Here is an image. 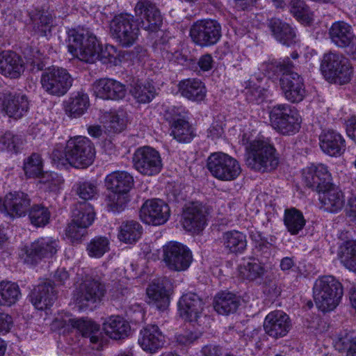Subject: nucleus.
Wrapping results in <instances>:
<instances>
[{
    "label": "nucleus",
    "mask_w": 356,
    "mask_h": 356,
    "mask_svg": "<svg viewBox=\"0 0 356 356\" xmlns=\"http://www.w3.org/2000/svg\"><path fill=\"white\" fill-rule=\"evenodd\" d=\"M238 273L243 279L254 281L263 277L265 273V268L261 263L252 260L240 265Z\"/></svg>",
    "instance_id": "nucleus-48"
},
{
    "label": "nucleus",
    "mask_w": 356,
    "mask_h": 356,
    "mask_svg": "<svg viewBox=\"0 0 356 356\" xmlns=\"http://www.w3.org/2000/svg\"><path fill=\"white\" fill-rule=\"evenodd\" d=\"M284 98L291 103H299L306 96L303 78L296 72H284L280 79Z\"/></svg>",
    "instance_id": "nucleus-14"
},
{
    "label": "nucleus",
    "mask_w": 356,
    "mask_h": 356,
    "mask_svg": "<svg viewBox=\"0 0 356 356\" xmlns=\"http://www.w3.org/2000/svg\"><path fill=\"white\" fill-rule=\"evenodd\" d=\"M284 222L287 230L293 235L298 234L305 225L302 213L295 208L286 209L284 212Z\"/></svg>",
    "instance_id": "nucleus-43"
},
{
    "label": "nucleus",
    "mask_w": 356,
    "mask_h": 356,
    "mask_svg": "<svg viewBox=\"0 0 356 356\" xmlns=\"http://www.w3.org/2000/svg\"><path fill=\"white\" fill-rule=\"evenodd\" d=\"M291 321L284 312L276 310L270 312L265 318L264 329L266 333L273 338L283 337L291 329Z\"/></svg>",
    "instance_id": "nucleus-22"
},
{
    "label": "nucleus",
    "mask_w": 356,
    "mask_h": 356,
    "mask_svg": "<svg viewBox=\"0 0 356 356\" xmlns=\"http://www.w3.org/2000/svg\"><path fill=\"white\" fill-rule=\"evenodd\" d=\"M178 308L183 318L190 322H196L202 313L204 302L196 293H187L179 298Z\"/></svg>",
    "instance_id": "nucleus-24"
},
{
    "label": "nucleus",
    "mask_w": 356,
    "mask_h": 356,
    "mask_svg": "<svg viewBox=\"0 0 356 356\" xmlns=\"http://www.w3.org/2000/svg\"><path fill=\"white\" fill-rule=\"evenodd\" d=\"M104 293V285L98 281L85 280L76 289L74 298L80 307H84L101 300Z\"/></svg>",
    "instance_id": "nucleus-19"
},
{
    "label": "nucleus",
    "mask_w": 356,
    "mask_h": 356,
    "mask_svg": "<svg viewBox=\"0 0 356 356\" xmlns=\"http://www.w3.org/2000/svg\"><path fill=\"white\" fill-rule=\"evenodd\" d=\"M207 211L199 203H193L183 213L182 225L188 232H199L207 224Z\"/></svg>",
    "instance_id": "nucleus-25"
},
{
    "label": "nucleus",
    "mask_w": 356,
    "mask_h": 356,
    "mask_svg": "<svg viewBox=\"0 0 356 356\" xmlns=\"http://www.w3.org/2000/svg\"><path fill=\"white\" fill-rule=\"evenodd\" d=\"M346 215L351 220L356 221V192L352 193L348 200Z\"/></svg>",
    "instance_id": "nucleus-63"
},
{
    "label": "nucleus",
    "mask_w": 356,
    "mask_h": 356,
    "mask_svg": "<svg viewBox=\"0 0 356 356\" xmlns=\"http://www.w3.org/2000/svg\"><path fill=\"white\" fill-rule=\"evenodd\" d=\"M21 297L18 284L10 281L0 282V305L10 307L15 305Z\"/></svg>",
    "instance_id": "nucleus-38"
},
{
    "label": "nucleus",
    "mask_w": 356,
    "mask_h": 356,
    "mask_svg": "<svg viewBox=\"0 0 356 356\" xmlns=\"http://www.w3.org/2000/svg\"><path fill=\"white\" fill-rule=\"evenodd\" d=\"M13 318L10 315L0 313V333L8 332L13 326Z\"/></svg>",
    "instance_id": "nucleus-64"
},
{
    "label": "nucleus",
    "mask_w": 356,
    "mask_h": 356,
    "mask_svg": "<svg viewBox=\"0 0 356 356\" xmlns=\"http://www.w3.org/2000/svg\"><path fill=\"white\" fill-rule=\"evenodd\" d=\"M142 227L136 221L130 220L123 222L120 227L118 238L127 243L136 242L140 237Z\"/></svg>",
    "instance_id": "nucleus-44"
},
{
    "label": "nucleus",
    "mask_w": 356,
    "mask_h": 356,
    "mask_svg": "<svg viewBox=\"0 0 356 356\" xmlns=\"http://www.w3.org/2000/svg\"><path fill=\"white\" fill-rule=\"evenodd\" d=\"M335 347L339 351L347 349V356H356V339H352L351 336L348 334L339 338L335 343Z\"/></svg>",
    "instance_id": "nucleus-59"
},
{
    "label": "nucleus",
    "mask_w": 356,
    "mask_h": 356,
    "mask_svg": "<svg viewBox=\"0 0 356 356\" xmlns=\"http://www.w3.org/2000/svg\"><path fill=\"white\" fill-rule=\"evenodd\" d=\"M112 36L124 47L132 46L138 40L140 29L134 17L130 14H120L113 17L110 23Z\"/></svg>",
    "instance_id": "nucleus-8"
},
{
    "label": "nucleus",
    "mask_w": 356,
    "mask_h": 356,
    "mask_svg": "<svg viewBox=\"0 0 356 356\" xmlns=\"http://www.w3.org/2000/svg\"><path fill=\"white\" fill-rule=\"evenodd\" d=\"M321 149L330 156L341 155L346 149V141L343 136L334 130L323 132L320 137Z\"/></svg>",
    "instance_id": "nucleus-27"
},
{
    "label": "nucleus",
    "mask_w": 356,
    "mask_h": 356,
    "mask_svg": "<svg viewBox=\"0 0 356 356\" xmlns=\"http://www.w3.org/2000/svg\"><path fill=\"white\" fill-rule=\"evenodd\" d=\"M272 127L283 135H293L300 129V117L297 111L287 104L274 106L269 113Z\"/></svg>",
    "instance_id": "nucleus-6"
},
{
    "label": "nucleus",
    "mask_w": 356,
    "mask_h": 356,
    "mask_svg": "<svg viewBox=\"0 0 356 356\" xmlns=\"http://www.w3.org/2000/svg\"><path fill=\"white\" fill-rule=\"evenodd\" d=\"M132 159L134 168L145 176L156 175L160 173L163 168L160 153L149 146L138 148L135 151Z\"/></svg>",
    "instance_id": "nucleus-10"
},
{
    "label": "nucleus",
    "mask_w": 356,
    "mask_h": 356,
    "mask_svg": "<svg viewBox=\"0 0 356 356\" xmlns=\"http://www.w3.org/2000/svg\"><path fill=\"white\" fill-rule=\"evenodd\" d=\"M29 102L24 95L4 96L3 110L10 117L18 119L22 118L29 109Z\"/></svg>",
    "instance_id": "nucleus-30"
},
{
    "label": "nucleus",
    "mask_w": 356,
    "mask_h": 356,
    "mask_svg": "<svg viewBox=\"0 0 356 356\" xmlns=\"http://www.w3.org/2000/svg\"><path fill=\"white\" fill-rule=\"evenodd\" d=\"M56 299V293L50 282L39 284L32 290L30 300L39 310H43L51 306Z\"/></svg>",
    "instance_id": "nucleus-26"
},
{
    "label": "nucleus",
    "mask_w": 356,
    "mask_h": 356,
    "mask_svg": "<svg viewBox=\"0 0 356 356\" xmlns=\"http://www.w3.org/2000/svg\"><path fill=\"white\" fill-rule=\"evenodd\" d=\"M75 191L77 195L83 200H91L98 193L97 183L95 181H81L75 184Z\"/></svg>",
    "instance_id": "nucleus-52"
},
{
    "label": "nucleus",
    "mask_w": 356,
    "mask_h": 356,
    "mask_svg": "<svg viewBox=\"0 0 356 356\" xmlns=\"http://www.w3.org/2000/svg\"><path fill=\"white\" fill-rule=\"evenodd\" d=\"M58 243L51 237H41L35 241L26 251L25 261L35 264L44 258H51L56 254Z\"/></svg>",
    "instance_id": "nucleus-18"
},
{
    "label": "nucleus",
    "mask_w": 356,
    "mask_h": 356,
    "mask_svg": "<svg viewBox=\"0 0 356 356\" xmlns=\"http://www.w3.org/2000/svg\"><path fill=\"white\" fill-rule=\"evenodd\" d=\"M93 94L104 100L118 101L125 97L127 87L122 82L111 78H102L92 85Z\"/></svg>",
    "instance_id": "nucleus-16"
},
{
    "label": "nucleus",
    "mask_w": 356,
    "mask_h": 356,
    "mask_svg": "<svg viewBox=\"0 0 356 356\" xmlns=\"http://www.w3.org/2000/svg\"><path fill=\"white\" fill-rule=\"evenodd\" d=\"M103 330L107 336L117 340L129 335L130 325L119 316H111L104 323Z\"/></svg>",
    "instance_id": "nucleus-34"
},
{
    "label": "nucleus",
    "mask_w": 356,
    "mask_h": 356,
    "mask_svg": "<svg viewBox=\"0 0 356 356\" xmlns=\"http://www.w3.org/2000/svg\"><path fill=\"white\" fill-rule=\"evenodd\" d=\"M31 199L28 194L17 191L8 193L3 200L0 198V211L11 218H21L31 209Z\"/></svg>",
    "instance_id": "nucleus-15"
},
{
    "label": "nucleus",
    "mask_w": 356,
    "mask_h": 356,
    "mask_svg": "<svg viewBox=\"0 0 356 356\" xmlns=\"http://www.w3.org/2000/svg\"><path fill=\"white\" fill-rule=\"evenodd\" d=\"M52 159L62 164L68 163L76 168H86L95 159V147L86 137L76 136L67 141L64 151L56 148L52 152Z\"/></svg>",
    "instance_id": "nucleus-1"
},
{
    "label": "nucleus",
    "mask_w": 356,
    "mask_h": 356,
    "mask_svg": "<svg viewBox=\"0 0 356 356\" xmlns=\"http://www.w3.org/2000/svg\"><path fill=\"white\" fill-rule=\"evenodd\" d=\"M88 106V96L83 92H79L65 102V111L69 117L76 118L83 115Z\"/></svg>",
    "instance_id": "nucleus-37"
},
{
    "label": "nucleus",
    "mask_w": 356,
    "mask_h": 356,
    "mask_svg": "<svg viewBox=\"0 0 356 356\" xmlns=\"http://www.w3.org/2000/svg\"><path fill=\"white\" fill-rule=\"evenodd\" d=\"M247 165L251 169L265 172L275 170L279 164L275 149L268 142L254 140L245 147Z\"/></svg>",
    "instance_id": "nucleus-3"
},
{
    "label": "nucleus",
    "mask_w": 356,
    "mask_h": 356,
    "mask_svg": "<svg viewBox=\"0 0 356 356\" xmlns=\"http://www.w3.org/2000/svg\"><path fill=\"white\" fill-rule=\"evenodd\" d=\"M105 183L111 191L127 193L134 185V178L127 172L115 171L106 176Z\"/></svg>",
    "instance_id": "nucleus-31"
},
{
    "label": "nucleus",
    "mask_w": 356,
    "mask_h": 356,
    "mask_svg": "<svg viewBox=\"0 0 356 356\" xmlns=\"http://www.w3.org/2000/svg\"><path fill=\"white\" fill-rule=\"evenodd\" d=\"M127 193H120L111 191L107 196V206L113 212H120L126 207L129 201Z\"/></svg>",
    "instance_id": "nucleus-53"
},
{
    "label": "nucleus",
    "mask_w": 356,
    "mask_h": 356,
    "mask_svg": "<svg viewBox=\"0 0 356 356\" xmlns=\"http://www.w3.org/2000/svg\"><path fill=\"white\" fill-rule=\"evenodd\" d=\"M170 135L179 143H190L195 136L193 127L189 122L179 118L171 124Z\"/></svg>",
    "instance_id": "nucleus-41"
},
{
    "label": "nucleus",
    "mask_w": 356,
    "mask_h": 356,
    "mask_svg": "<svg viewBox=\"0 0 356 356\" xmlns=\"http://www.w3.org/2000/svg\"><path fill=\"white\" fill-rule=\"evenodd\" d=\"M290 6V12L297 19L306 21L308 19L309 8L305 1L293 0Z\"/></svg>",
    "instance_id": "nucleus-57"
},
{
    "label": "nucleus",
    "mask_w": 356,
    "mask_h": 356,
    "mask_svg": "<svg viewBox=\"0 0 356 356\" xmlns=\"http://www.w3.org/2000/svg\"><path fill=\"white\" fill-rule=\"evenodd\" d=\"M339 257L341 263L347 269L356 272V242H346L341 247Z\"/></svg>",
    "instance_id": "nucleus-47"
},
{
    "label": "nucleus",
    "mask_w": 356,
    "mask_h": 356,
    "mask_svg": "<svg viewBox=\"0 0 356 356\" xmlns=\"http://www.w3.org/2000/svg\"><path fill=\"white\" fill-rule=\"evenodd\" d=\"M162 259L170 270L182 271L189 267L192 261V254L181 243L170 241L163 246Z\"/></svg>",
    "instance_id": "nucleus-12"
},
{
    "label": "nucleus",
    "mask_w": 356,
    "mask_h": 356,
    "mask_svg": "<svg viewBox=\"0 0 356 356\" xmlns=\"http://www.w3.org/2000/svg\"><path fill=\"white\" fill-rule=\"evenodd\" d=\"M168 205L160 199L147 200L140 210V219L146 224L161 225L170 217Z\"/></svg>",
    "instance_id": "nucleus-13"
},
{
    "label": "nucleus",
    "mask_w": 356,
    "mask_h": 356,
    "mask_svg": "<svg viewBox=\"0 0 356 356\" xmlns=\"http://www.w3.org/2000/svg\"><path fill=\"white\" fill-rule=\"evenodd\" d=\"M321 70L327 81L340 84L350 81L353 74L349 60L343 54L334 51L323 55Z\"/></svg>",
    "instance_id": "nucleus-5"
},
{
    "label": "nucleus",
    "mask_w": 356,
    "mask_h": 356,
    "mask_svg": "<svg viewBox=\"0 0 356 356\" xmlns=\"http://www.w3.org/2000/svg\"><path fill=\"white\" fill-rule=\"evenodd\" d=\"M76 329L84 337H88L92 343H97L100 339L99 327L91 320L76 318Z\"/></svg>",
    "instance_id": "nucleus-46"
},
{
    "label": "nucleus",
    "mask_w": 356,
    "mask_h": 356,
    "mask_svg": "<svg viewBox=\"0 0 356 356\" xmlns=\"http://www.w3.org/2000/svg\"><path fill=\"white\" fill-rule=\"evenodd\" d=\"M110 242L106 237H95L87 245V252L90 257L100 258L109 250Z\"/></svg>",
    "instance_id": "nucleus-51"
},
{
    "label": "nucleus",
    "mask_w": 356,
    "mask_h": 356,
    "mask_svg": "<svg viewBox=\"0 0 356 356\" xmlns=\"http://www.w3.org/2000/svg\"><path fill=\"white\" fill-rule=\"evenodd\" d=\"M73 79L62 67H49L42 74L40 82L43 90L49 95L60 97L67 93Z\"/></svg>",
    "instance_id": "nucleus-9"
},
{
    "label": "nucleus",
    "mask_w": 356,
    "mask_h": 356,
    "mask_svg": "<svg viewBox=\"0 0 356 356\" xmlns=\"http://www.w3.org/2000/svg\"><path fill=\"white\" fill-rule=\"evenodd\" d=\"M179 91L181 95L192 101H202L206 96L203 83L197 79H187L179 82Z\"/></svg>",
    "instance_id": "nucleus-33"
},
{
    "label": "nucleus",
    "mask_w": 356,
    "mask_h": 356,
    "mask_svg": "<svg viewBox=\"0 0 356 356\" xmlns=\"http://www.w3.org/2000/svg\"><path fill=\"white\" fill-rule=\"evenodd\" d=\"M343 294L342 284L332 275L319 277L314 287V298L316 307L322 312L334 309Z\"/></svg>",
    "instance_id": "nucleus-4"
},
{
    "label": "nucleus",
    "mask_w": 356,
    "mask_h": 356,
    "mask_svg": "<svg viewBox=\"0 0 356 356\" xmlns=\"http://www.w3.org/2000/svg\"><path fill=\"white\" fill-rule=\"evenodd\" d=\"M268 27L277 40L289 46L294 42L296 33L293 29L287 23L277 18L269 21Z\"/></svg>",
    "instance_id": "nucleus-35"
},
{
    "label": "nucleus",
    "mask_w": 356,
    "mask_h": 356,
    "mask_svg": "<svg viewBox=\"0 0 356 356\" xmlns=\"http://www.w3.org/2000/svg\"><path fill=\"white\" fill-rule=\"evenodd\" d=\"M50 216L49 209L41 204L33 205L29 211V218L31 224L37 227L47 225Z\"/></svg>",
    "instance_id": "nucleus-50"
},
{
    "label": "nucleus",
    "mask_w": 356,
    "mask_h": 356,
    "mask_svg": "<svg viewBox=\"0 0 356 356\" xmlns=\"http://www.w3.org/2000/svg\"><path fill=\"white\" fill-rule=\"evenodd\" d=\"M55 17L47 11L39 12L33 19V31L40 36L50 35Z\"/></svg>",
    "instance_id": "nucleus-45"
},
{
    "label": "nucleus",
    "mask_w": 356,
    "mask_h": 356,
    "mask_svg": "<svg viewBox=\"0 0 356 356\" xmlns=\"http://www.w3.org/2000/svg\"><path fill=\"white\" fill-rule=\"evenodd\" d=\"M207 167L215 178L222 181L234 180L241 172L238 161L221 152L210 154L207 161Z\"/></svg>",
    "instance_id": "nucleus-7"
},
{
    "label": "nucleus",
    "mask_w": 356,
    "mask_h": 356,
    "mask_svg": "<svg viewBox=\"0 0 356 356\" xmlns=\"http://www.w3.org/2000/svg\"><path fill=\"white\" fill-rule=\"evenodd\" d=\"M68 51L74 58L86 63H94L100 46L96 36L88 29H72L68 33Z\"/></svg>",
    "instance_id": "nucleus-2"
},
{
    "label": "nucleus",
    "mask_w": 356,
    "mask_h": 356,
    "mask_svg": "<svg viewBox=\"0 0 356 356\" xmlns=\"http://www.w3.org/2000/svg\"><path fill=\"white\" fill-rule=\"evenodd\" d=\"M165 336L155 324H148L140 331L138 344L142 349L150 353H155L165 343Z\"/></svg>",
    "instance_id": "nucleus-20"
},
{
    "label": "nucleus",
    "mask_w": 356,
    "mask_h": 356,
    "mask_svg": "<svg viewBox=\"0 0 356 356\" xmlns=\"http://www.w3.org/2000/svg\"><path fill=\"white\" fill-rule=\"evenodd\" d=\"M108 127L114 132L123 131L127 123L126 113L123 111L111 112L108 115Z\"/></svg>",
    "instance_id": "nucleus-55"
},
{
    "label": "nucleus",
    "mask_w": 356,
    "mask_h": 356,
    "mask_svg": "<svg viewBox=\"0 0 356 356\" xmlns=\"http://www.w3.org/2000/svg\"><path fill=\"white\" fill-rule=\"evenodd\" d=\"M222 353V348L219 346L208 344L202 348L200 356H220Z\"/></svg>",
    "instance_id": "nucleus-62"
},
{
    "label": "nucleus",
    "mask_w": 356,
    "mask_h": 356,
    "mask_svg": "<svg viewBox=\"0 0 356 356\" xmlns=\"http://www.w3.org/2000/svg\"><path fill=\"white\" fill-rule=\"evenodd\" d=\"M131 93L140 103H148L156 94L155 88L149 82L134 83L131 89Z\"/></svg>",
    "instance_id": "nucleus-49"
},
{
    "label": "nucleus",
    "mask_w": 356,
    "mask_h": 356,
    "mask_svg": "<svg viewBox=\"0 0 356 356\" xmlns=\"http://www.w3.org/2000/svg\"><path fill=\"white\" fill-rule=\"evenodd\" d=\"M148 303L155 306L159 310H165L170 304L168 291L163 281H155L146 289Z\"/></svg>",
    "instance_id": "nucleus-29"
},
{
    "label": "nucleus",
    "mask_w": 356,
    "mask_h": 356,
    "mask_svg": "<svg viewBox=\"0 0 356 356\" xmlns=\"http://www.w3.org/2000/svg\"><path fill=\"white\" fill-rule=\"evenodd\" d=\"M303 180L306 186L318 193L331 182V174L323 164H312L303 171Z\"/></svg>",
    "instance_id": "nucleus-23"
},
{
    "label": "nucleus",
    "mask_w": 356,
    "mask_h": 356,
    "mask_svg": "<svg viewBox=\"0 0 356 356\" xmlns=\"http://www.w3.org/2000/svg\"><path fill=\"white\" fill-rule=\"evenodd\" d=\"M21 144V138L11 132H6L0 137V150L1 151L16 153Z\"/></svg>",
    "instance_id": "nucleus-54"
},
{
    "label": "nucleus",
    "mask_w": 356,
    "mask_h": 356,
    "mask_svg": "<svg viewBox=\"0 0 356 356\" xmlns=\"http://www.w3.org/2000/svg\"><path fill=\"white\" fill-rule=\"evenodd\" d=\"M320 208L330 213H337L343 208L345 196L340 188L332 183L318 192Z\"/></svg>",
    "instance_id": "nucleus-21"
},
{
    "label": "nucleus",
    "mask_w": 356,
    "mask_h": 356,
    "mask_svg": "<svg viewBox=\"0 0 356 356\" xmlns=\"http://www.w3.org/2000/svg\"><path fill=\"white\" fill-rule=\"evenodd\" d=\"M95 217L94 209L90 204L79 202L76 204L72 221L88 229L92 224Z\"/></svg>",
    "instance_id": "nucleus-40"
},
{
    "label": "nucleus",
    "mask_w": 356,
    "mask_h": 356,
    "mask_svg": "<svg viewBox=\"0 0 356 356\" xmlns=\"http://www.w3.org/2000/svg\"><path fill=\"white\" fill-rule=\"evenodd\" d=\"M201 336L202 333L199 331L186 330L176 335V341L179 345L188 346L193 344Z\"/></svg>",
    "instance_id": "nucleus-60"
},
{
    "label": "nucleus",
    "mask_w": 356,
    "mask_h": 356,
    "mask_svg": "<svg viewBox=\"0 0 356 356\" xmlns=\"http://www.w3.org/2000/svg\"><path fill=\"white\" fill-rule=\"evenodd\" d=\"M134 13L136 16L143 17L140 22L138 24L145 30L154 32L162 24L163 18L159 10L149 1H139L134 8Z\"/></svg>",
    "instance_id": "nucleus-17"
},
{
    "label": "nucleus",
    "mask_w": 356,
    "mask_h": 356,
    "mask_svg": "<svg viewBox=\"0 0 356 356\" xmlns=\"http://www.w3.org/2000/svg\"><path fill=\"white\" fill-rule=\"evenodd\" d=\"M76 318H72L69 314L61 315L56 317L51 323V329L63 330V332H70L75 329Z\"/></svg>",
    "instance_id": "nucleus-56"
},
{
    "label": "nucleus",
    "mask_w": 356,
    "mask_h": 356,
    "mask_svg": "<svg viewBox=\"0 0 356 356\" xmlns=\"http://www.w3.org/2000/svg\"><path fill=\"white\" fill-rule=\"evenodd\" d=\"M221 35L220 24L213 19L198 20L193 23L190 29L193 42L202 47L216 44Z\"/></svg>",
    "instance_id": "nucleus-11"
},
{
    "label": "nucleus",
    "mask_w": 356,
    "mask_h": 356,
    "mask_svg": "<svg viewBox=\"0 0 356 356\" xmlns=\"http://www.w3.org/2000/svg\"><path fill=\"white\" fill-rule=\"evenodd\" d=\"M24 170L25 175L29 178L38 177L41 175L42 180L43 183H47V180H44V177L52 176L51 174L46 172L44 175L42 174V161L40 154L33 153L29 156L24 163Z\"/></svg>",
    "instance_id": "nucleus-42"
},
{
    "label": "nucleus",
    "mask_w": 356,
    "mask_h": 356,
    "mask_svg": "<svg viewBox=\"0 0 356 356\" xmlns=\"http://www.w3.org/2000/svg\"><path fill=\"white\" fill-rule=\"evenodd\" d=\"M328 34L332 42L339 48H345L355 36L352 26L343 21L334 22Z\"/></svg>",
    "instance_id": "nucleus-32"
},
{
    "label": "nucleus",
    "mask_w": 356,
    "mask_h": 356,
    "mask_svg": "<svg viewBox=\"0 0 356 356\" xmlns=\"http://www.w3.org/2000/svg\"><path fill=\"white\" fill-rule=\"evenodd\" d=\"M249 234L250 238L255 243V247L257 248H259L260 250H263L264 248H268V243L263 238L260 232L254 229L250 231Z\"/></svg>",
    "instance_id": "nucleus-61"
},
{
    "label": "nucleus",
    "mask_w": 356,
    "mask_h": 356,
    "mask_svg": "<svg viewBox=\"0 0 356 356\" xmlns=\"http://www.w3.org/2000/svg\"><path fill=\"white\" fill-rule=\"evenodd\" d=\"M23 71L22 60L16 53L10 51L0 53V73L6 76L16 78Z\"/></svg>",
    "instance_id": "nucleus-28"
},
{
    "label": "nucleus",
    "mask_w": 356,
    "mask_h": 356,
    "mask_svg": "<svg viewBox=\"0 0 356 356\" xmlns=\"http://www.w3.org/2000/svg\"><path fill=\"white\" fill-rule=\"evenodd\" d=\"M222 243L230 252L241 253L247 246L246 236L236 230L226 232L222 235Z\"/></svg>",
    "instance_id": "nucleus-39"
},
{
    "label": "nucleus",
    "mask_w": 356,
    "mask_h": 356,
    "mask_svg": "<svg viewBox=\"0 0 356 356\" xmlns=\"http://www.w3.org/2000/svg\"><path fill=\"white\" fill-rule=\"evenodd\" d=\"M87 233V228L77 225L73 221L68 225L65 230L66 236L70 238L72 243L80 242Z\"/></svg>",
    "instance_id": "nucleus-58"
},
{
    "label": "nucleus",
    "mask_w": 356,
    "mask_h": 356,
    "mask_svg": "<svg viewBox=\"0 0 356 356\" xmlns=\"http://www.w3.org/2000/svg\"><path fill=\"white\" fill-rule=\"evenodd\" d=\"M240 305L239 298L230 292H220L214 299V309L222 315H228L236 311Z\"/></svg>",
    "instance_id": "nucleus-36"
}]
</instances>
